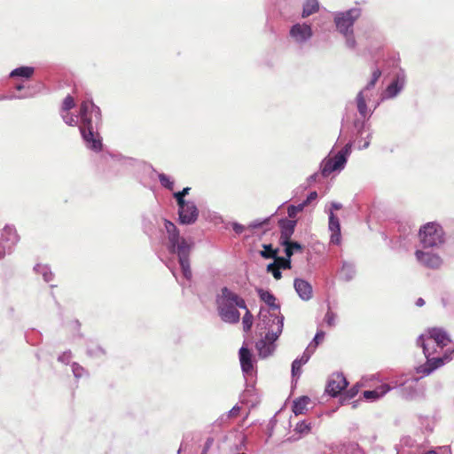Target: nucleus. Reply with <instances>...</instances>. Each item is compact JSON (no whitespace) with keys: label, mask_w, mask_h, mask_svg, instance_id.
<instances>
[{"label":"nucleus","mask_w":454,"mask_h":454,"mask_svg":"<svg viewBox=\"0 0 454 454\" xmlns=\"http://www.w3.org/2000/svg\"><path fill=\"white\" fill-rule=\"evenodd\" d=\"M102 113L91 98L83 100L79 107V130L87 149L99 153L103 149V138L99 133Z\"/></svg>","instance_id":"1"},{"label":"nucleus","mask_w":454,"mask_h":454,"mask_svg":"<svg viewBox=\"0 0 454 454\" xmlns=\"http://www.w3.org/2000/svg\"><path fill=\"white\" fill-rule=\"evenodd\" d=\"M162 221L167 233L166 248L170 254L176 256L184 278L186 280H191L192 272L191 270L190 255L193 247V242H189L181 237L178 228L173 222L166 218H163Z\"/></svg>","instance_id":"2"},{"label":"nucleus","mask_w":454,"mask_h":454,"mask_svg":"<svg viewBox=\"0 0 454 454\" xmlns=\"http://www.w3.org/2000/svg\"><path fill=\"white\" fill-rule=\"evenodd\" d=\"M284 316L280 312L260 313L259 321L256 325L258 334H263L267 339L278 340L283 331Z\"/></svg>","instance_id":"3"},{"label":"nucleus","mask_w":454,"mask_h":454,"mask_svg":"<svg viewBox=\"0 0 454 454\" xmlns=\"http://www.w3.org/2000/svg\"><path fill=\"white\" fill-rule=\"evenodd\" d=\"M352 143L349 142L338 152L333 157H326L320 164V171L323 176L326 177L334 171L342 170L351 153Z\"/></svg>","instance_id":"4"},{"label":"nucleus","mask_w":454,"mask_h":454,"mask_svg":"<svg viewBox=\"0 0 454 454\" xmlns=\"http://www.w3.org/2000/svg\"><path fill=\"white\" fill-rule=\"evenodd\" d=\"M419 235L424 248L438 247L445 241L442 227L434 222L423 225Z\"/></svg>","instance_id":"5"},{"label":"nucleus","mask_w":454,"mask_h":454,"mask_svg":"<svg viewBox=\"0 0 454 454\" xmlns=\"http://www.w3.org/2000/svg\"><path fill=\"white\" fill-rule=\"evenodd\" d=\"M417 345L422 348L423 353L427 358V361L424 364H421L416 368L417 372L421 373L423 376H427L436 369L442 367L445 364V360L448 359L446 356L442 357H430L433 354V351H430L429 344L427 342L424 334H420L418 337Z\"/></svg>","instance_id":"6"},{"label":"nucleus","mask_w":454,"mask_h":454,"mask_svg":"<svg viewBox=\"0 0 454 454\" xmlns=\"http://www.w3.org/2000/svg\"><path fill=\"white\" fill-rule=\"evenodd\" d=\"M362 9L353 7L343 12H333V23L340 34H348L354 31L355 22L361 17Z\"/></svg>","instance_id":"7"},{"label":"nucleus","mask_w":454,"mask_h":454,"mask_svg":"<svg viewBox=\"0 0 454 454\" xmlns=\"http://www.w3.org/2000/svg\"><path fill=\"white\" fill-rule=\"evenodd\" d=\"M372 94L365 93L360 90L356 97V105L359 115L363 120L356 119L354 121V127L357 131V136H362L365 130L367 124L366 121L372 116L373 110H371L367 106V100H370Z\"/></svg>","instance_id":"8"},{"label":"nucleus","mask_w":454,"mask_h":454,"mask_svg":"<svg viewBox=\"0 0 454 454\" xmlns=\"http://www.w3.org/2000/svg\"><path fill=\"white\" fill-rule=\"evenodd\" d=\"M288 36L295 45L302 49L313 37L312 27L306 22H297L291 26Z\"/></svg>","instance_id":"9"},{"label":"nucleus","mask_w":454,"mask_h":454,"mask_svg":"<svg viewBox=\"0 0 454 454\" xmlns=\"http://www.w3.org/2000/svg\"><path fill=\"white\" fill-rule=\"evenodd\" d=\"M177 205V222L181 225H192L195 223L199 218V208L194 201L185 202Z\"/></svg>","instance_id":"10"},{"label":"nucleus","mask_w":454,"mask_h":454,"mask_svg":"<svg viewBox=\"0 0 454 454\" xmlns=\"http://www.w3.org/2000/svg\"><path fill=\"white\" fill-rule=\"evenodd\" d=\"M19 241V236L13 226L6 225L0 233V260L7 254H11L12 248Z\"/></svg>","instance_id":"11"},{"label":"nucleus","mask_w":454,"mask_h":454,"mask_svg":"<svg viewBox=\"0 0 454 454\" xmlns=\"http://www.w3.org/2000/svg\"><path fill=\"white\" fill-rule=\"evenodd\" d=\"M236 305L239 309H247L245 300L227 286L220 289L215 295V306Z\"/></svg>","instance_id":"12"},{"label":"nucleus","mask_w":454,"mask_h":454,"mask_svg":"<svg viewBox=\"0 0 454 454\" xmlns=\"http://www.w3.org/2000/svg\"><path fill=\"white\" fill-rule=\"evenodd\" d=\"M405 86V75L403 72L396 74L395 78L387 86L380 95V100L385 101L396 98Z\"/></svg>","instance_id":"13"},{"label":"nucleus","mask_w":454,"mask_h":454,"mask_svg":"<svg viewBox=\"0 0 454 454\" xmlns=\"http://www.w3.org/2000/svg\"><path fill=\"white\" fill-rule=\"evenodd\" d=\"M348 385V381L342 372H334L327 381L325 392L329 395L336 397L341 394Z\"/></svg>","instance_id":"14"},{"label":"nucleus","mask_w":454,"mask_h":454,"mask_svg":"<svg viewBox=\"0 0 454 454\" xmlns=\"http://www.w3.org/2000/svg\"><path fill=\"white\" fill-rule=\"evenodd\" d=\"M296 224V220L287 219L286 217L278 220V226L280 228V245H286L289 240H292L291 238L294 232Z\"/></svg>","instance_id":"15"},{"label":"nucleus","mask_w":454,"mask_h":454,"mask_svg":"<svg viewBox=\"0 0 454 454\" xmlns=\"http://www.w3.org/2000/svg\"><path fill=\"white\" fill-rule=\"evenodd\" d=\"M415 256L419 263L429 269H438L442 264V259L436 254L418 249Z\"/></svg>","instance_id":"16"},{"label":"nucleus","mask_w":454,"mask_h":454,"mask_svg":"<svg viewBox=\"0 0 454 454\" xmlns=\"http://www.w3.org/2000/svg\"><path fill=\"white\" fill-rule=\"evenodd\" d=\"M236 305L216 306L220 318L228 324H237L240 319V313Z\"/></svg>","instance_id":"17"},{"label":"nucleus","mask_w":454,"mask_h":454,"mask_svg":"<svg viewBox=\"0 0 454 454\" xmlns=\"http://www.w3.org/2000/svg\"><path fill=\"white\" fill-rule=\"evenodd\" d=\"M276 340H271L270 338L267 339L265 335L261 336V339L255 343L258 356L261 358H267L272 356L276 349Z\"/></svg>","instance_id":"18"},{"label":"nucleus","mask_w":454,"mask_h":454,"mask_svg":"<svg viewBox=\"0 0 454 454\" xmlns=\"http://www.w3.org/2000/svg\"><path fill=\"white\" fill-rule=\"evenodd\" d=\"M158 222V216L153 214L142 215V231L151 240L156 234Z\"/></svg>","instance_id":"19"},{"label":"nucleus","mask_w":454,"mask_h":454,"mask_svg":"<svg viewBox=\"0 0 454 454\" xmlns=\"http://www.w3.org/2000/svg\"><path fill=\"white\" fill-rule=\"evenodd\" d=\"M239 355L243 373L246 375L252 374L254 371V361L251 351L247 348L241 347L239 348Z\"/></svg>","instance_id":"20"},{"label":"nucleus","mask_w":454,"mask_h":454,"mask_svg":"<svg viewBox=\"0 0 454 454\" xmlns=\"http://www.w3.org/2000/svg\"><path fill=\"white\" fill-rule=\"evenodd\" d=\"M294 287L298 296L302 301H309L313 296L312 286L302 278H296L294 280Z\"/></svg>","instance_id":"21"},{"label":"nucleus","mask_w":454,"mask_h":454,"mask_svg":"<svg viewBox=\"0 0 454 454\" xmlns=\"http://www.w3.org/2000/svg\"><path fill=\"white\" fill-rule=\"evenodd\" d=\"M328 216H329L328 228H329V231L332 232L330 241L333 244L339 245L340 243V239H341L340 220L337 217V215H335L334 213L332 212V210H329Z\"/></svg>","instance_id":"22"},{"label":"nucleus","mask_w":454,"mask_h":454,"mask_svg":"<svg viewBox=\"0 0 454 454\" xmlns=\"http://www.w3.org/2000/svg\"><path fill=\"white\" fill-rule=\"evenodd\" d=\"M313 349L311 347H307L301 357H297L292 363L291 373L292 377H300L301 373V366L307 364L313 355Z\"/></svg>","instance_id":"23"},{"label":"nucleus","mask_w":454,"mask_h":454,"mask_svg":"<svg viewBox=\"0 0 454 454\" xmlns=\"http://www.w3.org/2000/svg\"><path fill=\"white\" fill-rule=\"evenodd\" d=\"M256 293L260 300L268 305L272 312H279L280 305L276 302L277 298L270 291L265 290L263 288H257Z\"/></svg>","instance_id":"24"},{"label":"nucleus","mask_w":454,"mask_h":454,"mask_svg":"<svg viewBox=\"0 0 454 454\" xmlns=\"http://www.w3.org/2000/svg\"><path fill=\"white\" fill-rule=\"evenodd\" d=\"M391 387L388 384H381L374 389L365 390L363 392V397L369 402H374L383 397L391 390Z\"/></svg>","instance_id":"25"},{"label":"nucleus","mask_w":454,"mask_h":454,"mask_svg":"<svg viewBox=\"0 0 454 454\" xmlns=\"http://www.w3.org/2000/svg\"><path fill=\"white\" fill-rule=\"evenodd\" d=\"M428 334V339L433 340L441 348L446 347L450 342L449 335L442 328L429 329Z\"/></svg>","instance_id":"26"},{"label":"nucleus","mask_w":454,"mask_h":454,"mask_svg":"<svg viewBox=\"0 0 454 454\" xmlns=\"http://www.w3.org/2000/svg\"><path fill=\"white\" fill-rule=\"evenodd\" d=\"M356 273V265L352 262L342 261L341 268L339 271L340 278L345 282L351 281Z\"/></svg>","instance_id":"27"},{"label":"nucleus","mask_w":454,"mask_h":454,"mask_svg":"<svg viewBox=\"0 0 454 454\" xmlns=\"http://www.w3.org/2000/svg\"><path fill=\"white\" fill-rule=\"evenodd\" d=\"M86 354L90 358L101 359L106 356V352L99 344L94 341H90L86 347Z\"/></svg>","instance_id":"28"},{"label":"nucleus","mask_w":454,"mask_h":454,"mask_svg":"<svg viewBox=\"0 0 454 454\" xmlns=\"http://www.w3.org/2000/svg\"><path fill=\"white\" fill-rule=\"evenodd\" d=\"M310 403V398L307 395H302L296 398L293 402L292 411L297 416L304 414L307 411V405Z\"/></svg>","instance_id":"29"},{"label":"nucleus","mask_w":454,"mask_h":454,"mask_svg":"<svg viewBox=\"0 0 454 454\" xmlns=\"http://www.w3.org/2000/svg\"><path fill=\"white\" fill-rule=\"evenodd\" d=\"M292 252L286 249L285 256L277 255L276 258H273L274 262H277V266L280 270H290L292 268Z\"/></svg>","instance_id":"30"},{"label":"nucleus","mask_w":454,"mask_h":454,"mask_svg":"<svg viewBox=\"0 0 454 454\" xmlns=\"http://www.w3.org/2000/svg\"><path fill=\"white\" fill-rule=\"evenodd\" d=\"M319 10V3L317 0H305L302 7L301 17L307 18Z\"/></svg>","instance_id":"31"},{"label":"nucleus","mask_w":454,"mask_h":454,"mask_svg":"<svg viewBox=\"0 0 454 454\" xmlns=\"http://www.w3.org/2000/svg\"><path fill=\"white\" fill-rule=\"evenodd\" d=\"M34 73H35L34 67H27V66H22V67L13 69L10 73V77H12V78L21 77V78L28 79L34 74Z\"/></svg>","instance_id":"32"},{"label":"nucleus","mask_w":454,"mask_h":454,"mask_svg":"<svg viewBox=\"0 0 454 454\" xmlns=\"http://www.w3.org/2000/svg\"><path fill=\"white\" fill-rule=\"evenodd\" d=\"M382 74L381 70L379 67H376L372 70V75L366 85L361 90L365 93L372 94V90L374 89L377 82L380 78Z\"/></svg>","instance_id":"33"},{"label":"nucleus","mask_w":454,"mask_h":454,"mask_svg":"<svg viewBox=\"0 0 454 454\" xmlns=\"http://www.w3.org/2000/svg\"><path fill=\"white\" fill-rule=\"evenodd\" d=\"M34 270L35 271L36 274L42 275L43 280L46 283L51 282L54 278V274L52 273L51 268L48 265L38 263L34 267Z\"/></svg>","instance_id":"34"},{"label":"nucleus","mask_w":454,"mask_h":454,"mask_svg":"<svg viewBox=\"0 0 454 454\" xmlns=\"http://www.w3.org/2000/svg\"><path fill=\"white\" fill-rule=\"evenodd\" d=\"M414 440L410 436H404L400 440V443L395 445L396 454H410L406 448L414 446Z\"/></svg>","instance_id":"35"},{"label":"nucleus","mask_w":454,"mask_h":454,"mask_svg":"<svg viewBox=\"0 0 454 454\" xmlns=\"http://www.w3.org/2000/svg\"><path fill=\"white\" fill-rule=\"evenodd\" d=\"M263 250L260 251V255L264 259L276 258L279 254V248H273L271 244H263Z\"/></svg>","instance_id":"36"},{"label":"nucleus","mask_w":454,"mask_h":454,"mask_svg":"<svg viewBox=\"0 0 454 454\" xmlns=\"http://www.w3.org/2000/svg\"><path fill=\"white\" fill-rule=\"evenodd\" d=\"M359 392V385L356 384L352 386L348 390L340 395V403L345 404L349 400L354 398Z\"/></svg>","instance_id":"37"},{"label":"nucleus","mask_w":454,"mask_h":454,"mask_svg":"<svg viewBox=\"0 0 454 454\" xmlns=\"http://www.w3.org/2000/svg\"><path fill=\"white\" fill-rule=\"evenodd\" d=\"M102 158L109 164H122L125 160L124 157L120 154L105 153Z\"/></svg>","instance_id":"38"},{"label":"nucleus","mask_w":454,"mask_h":454,"mask_svg":"<svg viewBox=\"0 0 454 454\" xmlns=\"http://www.w3.org/2000/svg\"><path fill=\"white\" fill-rule=\"evenodd\" d=\"M244 309L246 310V313L242 319V325L244 332L247 333L252 328L254 317L247 308Z\"/></svg>","instance_id":"39"},{"label":"nucleus","mask_w":454,"mask_h":454,"mask_svg":"<svg viewBox=\"0 0 454 454\" xmlns=\"http://www.w3.org/2000/svg\"><path fill=\"white\" fill-rule=\"evenodd\" d=\"M62 119L69 126H79V114L74 115L69 112H62Z\"/></svg>","instance_id":"40"},{"label":"nucleus","mask_w":454,"mask_h":454,"mask_svg":"<svg viewBox=\"0 0 454 454\" xmlns=\"http://www.w3.org/2000/svg\"><path fill=\"white\" fill-rule=\"evenodd\" d=\"M191 188L184 187L182 191L176 192L173 193V197L176 201V204H184L185 202H189L190 200H185V196L189 194Z\"/></svg>","instance_id":"41"},{"label":"nucleus","mask_w":454,"mask_h":454,"mask_svg":"<svg viewBox=\"0 0 454 454\" xmlns=\"http://www.w3.org/2000/svg\"><path fill=\"white\" fill-rule=\"evenodd\" d=\"M281 246L284 247L285 253H286V249H288L289 251L292 252V255L295 252H301L303 249V247L301 243H299L298 241H294V240H289V242H287V244L281 245Z\"/></svg>","instance_id":"42"},{"label":"nucleus","mask_w":454,"mask_h":454,"mask_svg":"<svg viewBox=\"0 0 454 454\" xmlns=\"http://www.w3.org/2000/svg\"><path fill=\"white\" fill-rule=\"evenodd\" d=\"M158 177H159V181L160 183V184L169 190V191H172L173 188H174V182L170 179V177L168 176H167L166 174L164 173H159L158 174Z\"/></svg>","instance_id":"43"},{"label":"nucleus","mask_w":454,"mask_h":454,"mask_svg":"<svg viewBox=\"0 0 454 454\" xmlns=\"http://www.w3.org/2000/svg\"><path fill=\"white\" fill-rule=\"evenodd\" d=\"M266 270L272 274L275 279L278 280L282 278L281 270L277 266V262H270L267 265Z\"/></svg>","instance_id":"44"},{"label":"nucleus","mask_w":454,"mask_h":454,"mask_svg":"<svg viewBox=\"0 0 454 454\" xmlns=\"http://www.w3.org/2000/svg\"><path fill=\"white\" fill-rule=\"evenodd\" d=\"M72 372L76 379L82 378L83 375H87V371L80 365L78 363L74 362L71 364Z\"/></svg>","instance_id":"45"},{"label":"nucleus","mask_w":454,"mask_h":454,"mask_svg":"<svg viewBox=\"0 0 454 454\" xmlns=\"http://www.w3.org/2000/svg\"><path fill=\"white\" fill-rule=\"evenodd\" d=\"M345 38V44L348 49H355L356 46V41L354 35V31L348 32V34H340Z\"/></svg>","instance_id":"46"},{"label":"nucleus","mask_w":454,"mask_h":454,"mask_svg":"<svg viewBox=\"0 0 454 454\" xmlns=\"http://www.w3.org/2000/svg\"><path fill=\"white\" fill-rule=\"evenodd\" d=\"M305 208V206H303L302 203L295 205H290L287 207V215L289 218H295L297 214L301 212Z\"/></svg>","instance_id":"47"},{"label":"nucleus","mask_w":454,"mask_h":454,"mask_svg":"<svg viewBox=\"0 0 454 454\" xmlns=\"http://www.w3.org/2000/svg\"><path fill=\"white\" fill-rule=\"evenodd\" d=\"M356 140H357V143H358V149L359 150H364V149H366L369 147L370 144H371V137H372V133H368L366 138L364 139V141H363V144H362V140H363V135L362 136H357V131L356 130Z\"/></svg>","instance_id":"48"},{"label":"nucleus","mask_w":454,"mask_h":454,"mask_svg":"<svg viewBox=\"0 0 454 454\" xmlns=\"http://www.w3.org/2000/svg\"><path fill=\"white\" fill-rule=\"evenodd\" d=\"M310 423L306 420L299 421L294 428V431L299 434H307L310 431Z\"/></svg>","instance_id":"49"},{"label":"nucleus","mask_w":454,"mask_h":454,"mask_svg":"<svg viewBox=\"0 0 454 454\" xmlns=\"http://www.w3.org/2000/svg\"><path fill=\"white\" fill-rule=\"evenodd\" d=\"M325 334V333L323 331H317V333L315 334L313 340L310 341V343L308 346V347H311V349H313V352H315L317 347L318 346L320 341L324 339Z\"/></svg>","instance_id":"50"},{"label":"nucleus","mask_w":454,"mask_h":454,"mask_svg":"<svg viewBox=\"0 0 454 454\" xmlns=\"http://www.w3.org/2000/svg\"><path fill=\"white\" fill-rule=\"evenodd\" d=\"M74 106V100L72 96L70 95H67L63 102H62V106H61V110L62 112H68L69 110H71L73 107Z\"/></svg>","instance_id":"51"},{"label":"nucleus","mask_w":454,"mask_h":454,"mask_svg":"<svg viewBox=\"0 0 454 454\" xmlns=\"http://www.w3.org/2000/svg\"><path fill=\"white\" fill-rule=\"evenodd\" d=\"M270 217L263 219H256L248 224V228L251 230L258 229L269 223Z\"/></svg>","instance_id":"52"},{"label":"nucleus","mask_w":454,"mask_h":454,"mask_svg":"<svg viewBox=\"0 0 454 454\" xmlns=\"http://www.w3.org/2000/svg\"><path fill=\"white\" fill-rule=\"evenodd\" d=\"M336 314L333 313L330 308H328L327 312L325 313L324 321L325 323L330 326L333 327L335 325Z\"/></svg>","instance_id":"53"},{"label":"nucleus","mask_w":454,"mask_h":454,"mask_svg":"<svg viewBox=\"0 0 454 454\" xmlns=\"http://www.w3.org/2000/svg\"><path fill=\"white\" fill-rule=\"evenodd\" d=\"M214 442H215V438L213 436H207L206 438V441H205L203 446H202L200 454H207V451L212 448Z\"/></svg>","instance_id":"54"},{"label":"nucleus","mask_w":454,"mask_h":454,"mask_svg":"<svg viewBox=\"0 0 454 454\" xmlns=\"http://www.w3.org/2000/svg\"><path fill=\"white\" fill-rule=\"evenodd\" d=\"M72 358V353L70 350L63 352L61 355L59 356L58 361L68 364L70 360Z\"/></svg>","instance_id":"55"},{"label":"nucleus","mask_w":454,"mask_h":454,"mask_svg":"<svg viewBox=\"0 0 454 454\" xmlns=\"http://www.w3.org/2000/svg\"><path fill=\"white\" fill-rule=\"evenodd\" d=\"M317 198V192L316 191L310 192L307 198L301 202L305 207L309 206L312 201L316 200Z\"/></svg>","instance_id":"56"},{"label":"nucleus","mask_w":454,"mask_h":454,"mask_svg":"<svg viewBox=\"0 0 454 454\" xmlns=\"http://www.w3.org/2000/svg\"><path fill=\"white\" fill-rule=\"evenodd\" d=\"M28 97H30V96L27 94L2 96V97H0V100L23 99V98H27Z\"/></svg>","instance_id":"57"},{"label":"nucleus","mask_w":454,"mask_h":454,"mask_svg":"<svg viewBox=\"0 0 454 454\" xmlns=\"http://www.w3.org/2000/svg\"><path fill=\"white\" fill-rule=\"evenodd\" d=\"M231 224L232 226L233 231L237 234H241L244 231V230H245V227L242 224H240V223H239L237 222H232Z\"/></svg>","instance_id":"58"},{"label":"nucleus","mask_w":454,"mask_h":454,"mask_svg":"<svg viewBox=\"0 0 454 454\" xmlns=\"http://www.w3.org/2000/svg\"><path fill=\"white\" fill-rule=\"evenodd\" d=\"M190 436V434H187L184 436V438L183 439L182 442H181V445L177 450V453L180 454L181 451L183 450H186L189 447V444L187 442V440H188V437Z\"/></svg>","instance_id":"59"},{"label":"nucleus","mask_w":454,"mask_h":454,"mask_svg":"<svg viewBox=\"0 0 454 454\" xmlns=\"http://www.w3.org/2000/svg\"><path fill=\"white\" fill-rule=\"evenodd\" d=\"M240 411V407L239 405H234L228 412V417L232 418L236 417Z\"/></svg>","instance_id":"60"},{"label":"nucleus","mask_w":454,"mask_h":454,"mask_svg":"<svg viewBox=\"0 0 454 454\" xmlns=\"http://www.w3.org/2000/svg\"><path fill=\"white\" fill-rule=\"evenodd\" d=\"M318 177V173H314L307 178L308 184L304 187L307 189L312 183L316 182Z\"/></svg>","instance_id":"61"},{"label":"nucleus","mask_w":454,"mask_h":454,"mask_svg":"<svg viewBox=\"0 0 454 454\" xmlns=\"http://www.w3.org/2000/svg\"><path fill=\"white\" fill-rule=\"evenodd\" d=\"M342 208V205L339 202H332L331 203V207H330V210H332V212H333V210H340Z\"/></svg>","instance_id":"62"},{"label":"nucleus","mask_w":454,"mask_h":454,"mask_svg":"<svg viewBox=\"0 0 454 454\" xmlns=\"http://www.w3.org/2000/svg\"><path fill=\"white\" fill-rule=\"evenodd\" d=\"M415 304L418 307H422L425 304V301L423 298H418Z\"/></svg>","instance_id":"63"},{"label":"nucleus","mask_w":454,"mask_h":454,"mask_svg":"<svg viewBox=\"0 0 454 454\" xmlns=\"http://www.w3.org/2000/svg\"><path fill=\"white\" fill-rule=\"evenodd\" d=\"M15 89L20 91L24 89V85L22 83H18L15 85Z\"/></svg>","instance_id":"64"}]
</instances>
